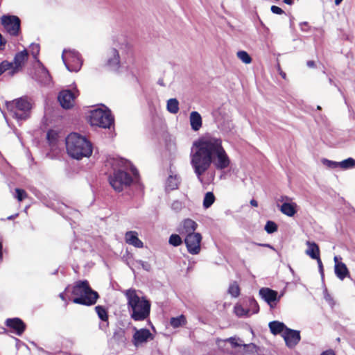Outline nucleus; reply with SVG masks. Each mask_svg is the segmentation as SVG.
<instances>
[{
	"label": "nucleus",
	"mask_w": 355,
	"mask_h": 355,
	"mask_svg": "<svg viewBox=\"0 0 355 355\" xmlns=\"http://www.w3.org/2000/svg\"><path fill=\"white\" fill-rule=\"evenodd\" d=\"M193 148L191 164L200 180L212 164L217 170L225 169L230 165V159L220 137L207 133L193 142Z\"/></svg>",
	"instance_id": "f257e3e1"
},
{
	"label": "nucleus",
	"mask_w": 355,
	"mask_h": 355,
	"mask_svg": "<svg viewBox=\"0 0 355 355\" xmlns=\"http://www.w3.org/2000/svg\"><path fill=\"white\" fill-rule=\"evenodd\" d=\"M130 318L135 321H144L149 318L151 304L146 297H140L135 288L124 292Z\"/></svg>",
	"instance_id": "f03ea898"
},
{
	"label": "nucleus",
	"mask_w": 355,
	"mask_h": 355,
	"mask_svg": "<svg viewBox=\"0 0 355 355\" xmlns=\"http://www.w3.org/2000/svg\"><path fill=\"white\" fill-rule=\"evenodd\" d=\"M68 155L76 159L89 157L92 154V145L85 137L76 132L70 133L66 138Z\"/></svg>",
	"instance_id": "7ed1b4c3"
},
{
	"label": "nucleus",
	"mask_w": 355,
	"mask_h": 355,
	"mask_svg": "<svg viewBox=\"0 0 355 355\" xmlns=\"http://www.w3.org/2000/svg\"><path fill=\"white\" fill-rule=\"evenodd\" d=\"M71 294L74 296L73 303L88 306L94 305L99 298L98 293L91 288L87 280L76 282Z\"/></svg>",
	"instance_id": "20e7f679"
},
{
	"label": "nucleus",
	"mask_w": 355,
	"mask_h": 355,
	"mask_svg": "<svg viewBox=\"0 0 355 355\" xmlns=\"http://www.w3.org/2000/svg\"><path fill=\"white\" fill-rule=\"evenodd\" d=\"M6 107L13 118L26 120L30 116L33 105L27 96H22L6 102Z\"/></svg>",
	"instance_id": "39448f33"
},
{
	"label": "nucleus",
	"mask_w": 355,
	"mask_h": 355,
	"mask_svg": "<svg viewBox=\"0 0 355 355\" xmlns=\"http://www.w3.org/2000/svg\"><path fill=\"white\" fill-rule=\"evenodd\" d=\"M89 121L92 126L110 128L114 124V119L110 110L98 108L90 112Z\"/></svg>",
	"instance_id": "423d86ee"
},
{
	"label": "nucleus",
	"mask_w": 355,
	"mask_h": 355,
	"mask_svg": "<svg viewBox=\"0 0 355 355\" xmlns=\"http://www.w3.org/2000/svg\"><path fill=\"white\" fill-rule=\"evenodd\" d=\"M109 182L116 192H121L124 187H129L132 184V178L128 172L117 170L110 176Z\"/></svg>",
	"instance_id": "0eeeda50"
},
{
	"label": "nucleus",
	"mask_w": 355,
	"mask_h": 355,
	"mask_svg": "<svg viewBox=\"0 0 355 355\" xmlns=\"http://www.w3.org/2000/svg\"><path fill=\"white\" fill-rule=\"evenodd\" d=\"M1 23L8 34L12 36H17L20 32L21 21L15 15H3Z\"/></svg>",
	"instance_id": "6e6552de"
},
{
	"label": "nucleus",
	"mask_w": 355,
	"mask_h": 355,
	"mask_svg": "<svg viewBox=\"0 0 355 355\" xmlns=\"http://www.w3.org/2000/svg\"><path fill=\"white\" fill-rule=\"evenodd\" d=\"M62 60L67 69L71 72L78 71L83 64L80 55L75 52L64 51Z\"/></svg>",
	"instance_id": "1a4fd4ad"
},
{
	"label": "nucleus",
	"mask_w": 355,
	"mask_h": 355,
	"mask_svg": "<svg viewBox=\"0 0 355 355\" xmlns=\"http://www.w3.org/2000/svg\"><path fill=\"white\" fill-rule=\"evenodd\" d=\"M28 59V53L24 49L15 54L13 61L10 62L11 63V71L10 72V76H13L16 73H19L22 70L25 66L26 62Z\"/></svg>",
	"instance_id": "9d476101"
},
{
	"label": "nucleus",
	"mask_w": 355,
	"mask_h": 355,
	"mask_svg": "<svg viewBox=\"0 0 355 355\" xmlns=\"http://www.w3.org/2000/svg\"><path fill=\"white\" fill-rule=\"evenodd\" d=\"M202 235L200 233H194L187 235L184 239V243L187 251L191 254H198L200 252Z\"/></svg>",
	"instance_id": "9b49d317"
},
{
	"label": "nucleus",
	"mask_w": 355,
	"mask_h": 355,
	"mask_svg": "<svg viewBox=\"0 0 355 355\" xmlns=\"http://www.w3.org/2000/svg\"><path fill=\"white\" fill-rule=\"evenodd\" d=\"M282 337L284 339L286 345L289 348H293L300 341L301 336L299 331L291 329L288 327L282 334Z\"/></svg>",
	"instance_id": "f8f14e48"
},
{
	"label": "nucleus",
	"mask_w": 355,
	"mask_h": 355,
	"mask_svg": "<svg viewBox=\"0 0 355 355\" xmlns=\"http://www.w3.org/2000/svg\"><path fill=\"white\" fill-rule=\"evenodd\" d=\"M75 94L71 90H63L58 94V99L64 109L71 108L75 102Z\"/></svg>",
	"instance_id": "ddd939ff"
},
{
	"label": "nucleus",
	"mask_w": 355,
	"mask_h": 355,
	"mask_svg": "<svg viewBox=\"0 0 355 355\" xmlns=\"http://www.w3.org/2000/svg\"><path fill=\"white\" fill-rule=\"evenodd\" d=\"M260 296L269 304L270 308H274L275 302L279 300L277 291L269 288H261L259 290Z\"/></svg>",
	"instance_id": "4468645a"
},
{
	"label": "nucleus",
	"mask_w": 355,
	"mask_h": 355,
	"mask_svg": "<svg viewBox=\"0 0 355 355\" xmlns=\"http://www.w3.org/2000/svg\"><path fill=\"white\" fill-rule=\"evenodd\" d=\"M153 338L149 329L143 328L136 330L132 336V343L135 346L137 347L139 345L146 343L149 339L153 340Z\"/></svg>",
	"instance_id": "2eb2a0df"
},
{
	"label": "nucleus",
	"mask_w": 355,
	"mask_h": 355,
	"mask_svg": "<svg viewBox=\"0 0 355 355\" xmlns=\"http://www.w3.org/2000/svg\"><path fill=\"white\" fill-rule=\"evenodd\" d=\"M5 324L18 336H21L26 328V324L19 318H8L6 320Z\"/></svg>",
	"instance_id": "dca6fc26"
},
{
	"label": "nucleus",
	"mask_w": 355,
	"mask_h": 355,
	"mask_svg": "<svg viewBox=\"0 0 355 355\" xmlns=\"http://www.w3.org/2000/svg\"><path fill=\"white\" fill-rule=\"evenodd\" d=\"M198 227V224L191 218L184 219L180 224L178 229V232L182 235L186 236L189 234H193Z\"/></svg>",
	"instance_id": "f3484780"
},
{
	"label": "nucleus",
	"mask_w": 355,
	"mask_h": 355,
	"mask_svg": "<svg viewBox=\"0 0 355 355\" xmlns=\"http://www.w3.org/2000/svg\"><path fill=\"white\" fill-rule=\"evenodd\" d=\"M106 67L111 71H116L120 67V56L118 51L116 49H112L111 51V57L106 62Z\"/></svg>",
	"instance_id": "a211bd4d"
},
{
	"label": "nucleus",
	"mask_w": 355,
	"mask_h": 355,
	"mask_svg": "<svg viewBox=\"0 0 355 355\" xmlns=\"http://www.w3.org/2000/svg\"><path fill=\"white\" fill-rule=\"evenodd\" d=\"M40 64H41V67L36 71V79L43 85H49L51 81V76L49 71L42 63L40 62Z\"/></svg>",
	"instance_id": "6ab92c4d"
},
{
	"label": "nucleus",
	"mask_w": 355,
	"mask_h": 355,
	"mask_svg": "<svg viewBox=\"0 0 355 355\" xmlns=\"http://www.w3.org/2000/svg\"><path fill=\"white\" fill-rule=\"evenodd\" d=\"M335 261V273L336 276L341 280L346 277L349 276V272L346 265L343 262H338V257H334Z\"/></svg>",
	"instance_id": "aec40b11"
},
{
	"label": "nucleus",
	"mask_w": 355,
	"mask_h": 355,
	"mask_svg": "<svg viewBox=\"0 0 355 355\" xmlns=\"http://www.w3.org/2000/svg\"><path fill=\"white\" fill-rule=\"evenodd\" d=\"M125 242L136 248H141L143 247V242L138 238V234L135 231H129L125 235Z\"/></svg>",
	"instance_id": "412c9836"
},
{
	"label": "nucleus",
	"mask_w": 355,
	"mask_h": 355,
	"mask_svg": "<svg viewBox=\"0 0 355 355\" xmlns=\"http://www.w3.org/2000/svg\"><path fill=\"white\" fill-rule=\"evenodd\" d=\"M190 125L191 129L194 131H198L202 125V119L201 115L196 111L190 113Z\"/></svg>",
	"instance_id": "4be33fe9"
},
{
	"label": "nucleus",
	"mask_w": 355,
	"mask_h": 355,
	"mask_svg": "<svg viewBox=\"0 0 355 355\" xmlns=\"http://www.w3.org/2000/svg\"><path fill=\"white\" fill-rule=\"evenodd\" d=\"M307 249L306 250V254L309 256L311 259H315L320 257V250L318 245L313 242L307 241L306 242Z\"/></svg>",
	"instance_id": "5701e85b"
},
{
	"label": "nucleus",
	"mask_w": 355,
	"mask_h": 355,
	"mask_svg": "<svg viewBox=\"0 0 355 355\" xmlns=\"http://www.w3.org/2000/svg\"><path fill=\"white\" fill-rule=\"evenodd\" d=\"M270 332L273 335H278L284 334L287 329V327L283 323L277 320H274L268 324Z\"/></svg>",
	"instance_id": "b1692460"
},
{
	"label": "nucleus",
	"mask_w": 355,
	"mask_h": 355,
	"mask_svg": "<svg viewBox=\"0 0 355 355\" xmlns=\"http://www.w3.org/2000/svg\"><path fill=\"white\" fill-rule=\"evenodd\" d=\"M95 311L98 316V318L103 321L106 322V324H103V327H105V329L109 327V315L107 310L105 309V306L101 305H98L95 306Z\"/></svg>",
	"instance_id": "393cba45"
},
{
	"label": "nucleus",
	"mask_w": 355,
	"mask_h": 355,
	"mask_svg": "<svg viewBox=\"0 0 355 355\" xmlns=\"http://www.w3.org/2000/svg\"><path fill=\"white\" fill-rule=\"evenodd\" d=\"M280 211L288 216H293L297 213V205L295 202H284L282 205Z\"/></svg>",
	"instance_id": "a878e982"
},
{
	"label": "nucleus",
	"mask_w": 355,
	"mask_h": 355,
	"mask_svg": "<svg viewBox=\"0 0 355 355\" xmlns=\"http://www.w3.org/2000/svg\"><path fill=\"white\" fill-rule=\"evenodd\" d=\"M225 341L230 343L233 348L243 346L247 350L250 349L251 351H252L254 349L256 348V345L254 343L243 344V345L237 342L236 338L234 337H230V338L226 339Z\"/></svg>",
	"instance_id": "bb28decb"
},
{
	"label": "nucleus",
	"mask_w": 355,
	"mask_h": 355,
	"mask_svg": "<svg viewBox=\"0 0 355 355\" xmlns=\"http://www.w3.org/2000/svg\"><path fill=\"white\" fill-rule=\"evenodd\" d=\"M331 163L334 166H339L342 168L345 169L353 168L354 166H355V159L352 157L347 158L339 163L333 162H331Z\"/></svg>",
	"instance_id": "cd10ccee"
},
{
	"label": "nucleus",
	"mask_w": 355,
	"mask_h": 355,
	"mask_svg": "<svg viewBox=\"0 0 355 355\" xmlns=\"http://www.w3.org/2000/svg\"><path fill=\"white\" fill-rule=\"evenodd\" d=\"M187 324V319L184 315H180L176 318H171L170 320V324L173 328H178L179 327L185 325Z\"/></svg>",
	"instance_id": "c85d7f7f"
},
{
	"label": "nucleus",
	"mask_w": 355,
	"mask_h": 355,
	"mask_svg": "<svg viewBox=\"0 0 355 355\" xmlns=\"http://www.w3.org/2000/svg\"><path fill=\"white\" fill-rule=\"evenodd\" d=\"M167 110L172 114H177L179 111V102L176 98H170L167 101Z\"/></svg>",
	"instance_id": "c756f323"
},
{
	"label": "nucleus",
	"mask_w": 355,
	"mask_h": 355,
	"mask_svg": "<svg viewBox=\"0 0 355 355\" xmlns=\"http://www.w3.org/2000/svg\"><path fill=\"white\" fill-rule=\"evenodd\" d=\"M227 292L232 297H238L240 295L241 289L237 282H233L230 284Z\"/></svg>",
	"instance_id": "7c9ffc66"
},
{
	"label": "nucleus",
	"mask_w": 355,
	"mask_h": 355,
	"mask_svg": "<svg viewBox=\"0 0 355 355\" xmlns=\"http://www.w3.org/2000/svg\"><path fill=\"white\" fill-rule=\"evenodd\" d=\"M179 179L177 175H170L166 181V188L170 190H175L178 188Z\"/></svg>",
	"instance_id": "2f4dec72"
},
{
	"label": "nucleus",
	"mask_w": 355,
	"mask_h": 355,
	"mask_svg": "<svg viewBox=\"0 0 355 355\" xmlns=\"http://www.w3.org/2000/svg\"><path fill=\"white\" fill-rule=\"evenodd\" d=\"M216 198L212 192H207L203 199V207L205 209L210 207L215 202Z\"/></svg>",
	"instance_id": "473e14b6"
},
{
	"label": "nucleus",
	"mask_w": 355,
	"mask_h": 355,
	"mask_svg": "<svg viewBox=\"0 0 355 355\" xmlns=\"http://www.w3.org/2000/svg\"><path fill=\"white\" fill-rule=\"evenodd\" d=\"M12 64L9 61L5 60L0 62V76L3 73L8 72V75L10 76V72L11 71Z\"/></svg>",
	"instance_id": "72a5a7b5"
},
{
	"label": "nucleus",
	"mask_w": 355,
	"mask_h": 355,
	"mask_svg": "<svg viewBox=\"0 0 355 355\" xmlns=\"http://www.w3.org/2000/svg\"><path fill=\"white\" fill-rule=\"evenodd\" d=\"M58 138V132L54 130H49L46 134V139L51 145H53L57 142Z\"/></svg>",
	"instance_id": "f704fd0d"
},
{
	"label": "nucleus",
	"mask_w": 355,
	"mask_h": 355,
	"mask_svg": "<svg viewBox=\"0 0 355 355\" xmlns=\"http://www.w3.org/2000/svg\"><path fill=\"white\" fill-rule=\"evenodd\" d=\"M168 243L174 247H178L182 243V239L180 235L173 234L169 237Z\"/></svg>",
	"instance_id": "c9c22d12"
},
{
	"label": "nucleus",
	"mask_w": 355,
	"mask_h": 355,
	"mask_svg": "<svg viewBox=\"0 0 355 355\" xmlns=\"http://www.w3.org/2000/svg\"><path fill=\"white\" fill-rule=\"evenodd\" d=\"M237 57L245 64H250L252 58L250 55L245 51H239L236 53Z\"/></svg>",
	"instance_id": "e433bc0d"
},
{
	"label": "nucleus",
	"mask_w": 355,
	"mask_h": 355,
	"mask_svg": "<svg viewBox=\"0 0 355 355\" xmlns=\"http://www.w3.org/2000/svg\"><path fill=\"white\" fill-rule=\"evenodd\" d=\"M250 309H244L241 304H236L234 306V313L239 317L248 315Z\"/></svg>",
	"instance_id": "4c0bfd02"
},
{
	"label": "nucleus",
	"mask_w": 355,
	"mask_h": 355,
	"mask_svg": "<svg viewBox=\"0 0 355 355\" xmlns=\"http://www.w3.org/2000/svg\"><path fill=\"white\" fill-rule=\"evenodd\" d=\"M264 229L267 233L272 234L277 231L278 226L275 222L268 220L266 222Z\"/></svg>",
	"instance_id": "58836bf2"
},
{
	"label": "nucleus",
	"mask_w": 355,
	"mask_h": 355,
	"mask_svg": "<svg viewBox=\"0 0 355 355\" xmlns=\"http://www.w3.org/2000/svg\"><path fill=\"white\" fill-rule=\"evenodd\" d=\"M249 306L252 309L253 313H257L259 311V306L254 298H249Z\"/></svg>",
	"instance_id": "ea45409f"
},
{
	"label": "nucleus",
	"mask_w": 355,
	"mask_h": 355,
	"mask_svg": "<svg viewBox=\"0 0 355 355\" xmlns=\"http://www.w3.org/2000/svg\"><path fill=\"white\" fill-rule=\"evenodd\" d=\"M15 192H16V198L19 202H21L23 200L26 198L28 196L27 193L25 191V190H24L22 189H16Z\"/></svg>",
	"instance_id": "a19ab883"
},
{
	"label": "nucleus",
	"mask_w": 355,
	"mask_h": 355,
	"mask_svg": "<svg viewBox=\"0 0 355 355\" xmlns=\"http://www.w3.org/2000/svg\"><path fill=\"white\" fill-rule=\"evenodd\" d=\"M270 10L272 12H273L274 14L282 15L284 13V11L281 8L277 6H272Z\"/></svg>",
	"instance_id": "79ce46f5"
},
{
	"label": "nucleus",
	"mask_w": 355,
	"mask_h": 355,
	"mask_svg": "<svg viewBox=\"0 0 355 355\" xmlns=\"http://www.w3.org/2000/svg\"><path fill=\"white\" fill-rule=\"evenodd\" d=\"M33 54L36 56L40 52V46L38 44L34 45L32 47Z\"/></svg>",
	"instance_id": "37998d69"
},
{
	"label": "nucleus",
	"mask_w": 355,
	"mask_h": 355,
	"mask_svg": "<svg viewBox=\"0 0 355 355\" xmlns=\"http://www.w3.org/2000/svg\"><path fill=\"white\" fill-rule=\"evenodd\" d=\"M306 65L310 68H315V63L313 60H309L306 62Z\"/></svg>",
	"instance_id": "c03bdc74"
},
{
	"label": "nucleus",
	"mask_w": 355,
	"mask_h": 355,
	"mask_svg": "<svg viewBox=\"0 0 355 355\" xmlns=\"http://www.w3.org/2000/svg\"><path fill=\"white\" fill-rule=\"evenodd\" d=\"M315 259L317 260V262H318V266H319V268L320 269V270H323V265H322V262L321 261L320 257H318V258Z\"/></svg>",
	"instance_id": "a18cd8bd"
},
{
	"label": "nucleus",
	"mask_w": 355,
	"mask_h": 355,
	"mask_svg": "<svg viewBox=\"0 0 355 355\" xmlns=\"http://www.w3.org/2000/svg\"><path fill=\"white\" fill-rule=\"evenodd\" d=\"M321 355H335V353L333 350L329 349L327 350L325 352H323Z\"/></svg>",
	"instance_id": "49530a36"
},
{
	"label": "nucleus",
	"mask_w": 355,
	"mask_h": 355,
	"mask_svg": "<svg viewBox=\"0 0 355 355\" xmlns=\"http://www.w3.org/2000/svg\"><path fill=\"white\" fill-rule=\"evenodd\" d=\"M3 260V245L2 242L0 241V262Z\"/></svg>",
	"instance_id": "de8ad7c7"
},
{
	"label": "nucleus",
	"mask_w": 355,
	"mask_h": 355,
	"mask_svg": "<svg viewBox=\"0 0 355 355\" xmlns=\"http://www.w3.org/2000/svg\"><path fill=\"white\" fill-rule=\"evenodd\" d=\"M250 205L252 206V207H258V202L256 200L254 199H252L250 202Z\"/></svg>",
	"instance_id": "09e8293b"
},
{
	"label": "nucleus",
	"mask_w": 355,
	"mask_h": 355,
	"mask_svg": "<svg viewBox=\"0 0 355 355\" xmlns=\"http://www.w3.org/2000/svg\"><path fill=\"white\" fill-rule=\"evenodd\" d=\"M279 74L280 76L282 77V78L284 79H286V74L285 72L282 71L280 69V67H279Z\"/></svg>",
	"instance_id": "8fccbe9b"
},
{
	"label": "nucleus",
	"mask_w": 355,
	"mask_h": 355,
	"mask_svg": "<svg viewBox=\"0 0 355 355\" xmlns=\"http://www.w3.org/2000/svg\"><path fill=\"white\" fill-rule=\"evenodd\" d=\"M283 2L288 5H292L294 1L293 0H283Z\"/></svg>",
	"instance_id": "3c124183"
},
{
	"label": "nucleus",
	"mask_w": 355,
	"mask_h": 355,
	"mask_svg": "<svg viewBox=\"0 0 355 355\" xmlns=\"http://www.w3.org/2000/svg\"><path fill=\"white\" fill-rule=\"evenodd\" d=\"M343 0H334L336 5H339Z\"/></svg>",
	"instance_id": "603ef678"
},
{
	"label": "nucleus",
	"mask_w": 355,
	"mask_h": 355,
	"mask_svg": "<svg viewBox=\"0 0 355 355\" xmlns=\"http://www.w3.org/2000/svg\"><path fill=\"white\" fill-rule=\"evenodd\" d=\"M141 265L143 266V268H145V267H146V265H148L149 266V265L148 264V263H146V265H145V263L144 262H142L141 263ZM146 270H148V268H146Z\"/></svg>",
	"instance_id": "864d4df0"
},
{
	"label": "nucleus",
	"mask_w": 355,
	"mask_h": 355,
	"mask_svg": "<svg viewBox=\"0 0 355 355\" xmlns=\"http://www.w3.org/2000/svg\"><path fill=\"white\" fill-rule=\"evenodd\" d=\"M141 265L143 266V268H145V267H146V265H148L149 266V265L148 264V263H146V265H145V263L144 262H142L141 263ZM146 270H148V268H146Z\"/></svg>",
	"instance_id": "5fc2aeb1"
},
{
	"label": "nucleus",
	"mask_w": 355,
	"mask_h": 355,
	"mask_svg": "<svg viewBox=\"0 0 355 355\" xmlns=\"http://www.w3.org/2000/svg\"><path fill=\"white\" fill-rule=\"evenodd\" d=\"M141 265L143 266V268H145V267H146V265H148L149 266V265L148 264V263H146V265H145V263L144 262H142L141 263ZM146 270H148V268H146Z\"/></svg>",
	"instance_id": "6e6d98bb"
},
{
	"label": "nucleus",
	"mask_w": 355,
	"mask_h": 355,
	"mask_svg": "<svg viewBox=\"0 0 355 355\" xmlns=\"http://www.w3.org/2000/svg\"><path fill=\"white\" fill-rule=\"evenodd\" d=\"M60 297L62 299V300H64V294L63 293H60Z\"/></svg>",
	"instance_id": "4d7b16f0"
},
{
	"label": "nucleus",
	"mask_w": 355,
	"mask_h": 355,
	"mask_svg": "<svg viewBox=\"0 0 355 355\" xmlns=\"http://www.w3.org/2000/svg\"><path fill=\"white\" fill-rule=\"evenodd\" d=\"M261 245L262 246H269V245H264V244H262Z\"/></svg>",
	"instance_id": "13d9d810"
}]
</instances>
